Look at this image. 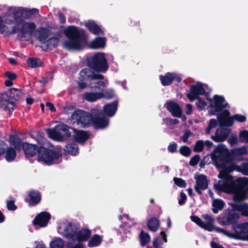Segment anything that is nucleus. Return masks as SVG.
<instances>
[{"label": "nucleus", "mask_w": 248, "mask_h": 248, "mask_svg": "<svg viewBox=\"0 0 248 248\" xmlns=\"http://www.w3.org/2000/svg\"><path fill=\"white\" fill-rule=\"evenodd\" d=\"M5 159L8 162L14 161L16 157V150L13 147H8L6 146L5 151Z\"/></svg>", "instance_id": "nucleus-43"}, {"label": "nucleus", "mask_w": 248, "mask_h": 248, "mask_svg": "<svg viewBox=\"0 0 248 248\" xmlns=\"http://www.w3.org/2000/svg\"><path fill=\"white\" fill-rule=\"evenodd\" d=\"M177 148V144L175 142L170 144L168 147V151L171 153H173L176 151Z\"/></svg>", "instance_id": "nucleus-64"}, {"label": "nucleus", "mask_w": 248, "mask_h": 248, "mask_svg": "<svg viewBox=\"0 0 248 248\" xmlns=\"http://www.w3.org/2000/svg\"><path fill=\"white\" fill-rule=\"evenodd\" d=\"M62 157L60 151L47 148L40 146L37 155L38 161L46 165L50 166L54 163H58L59 160Z\"/></svg>", "instance_id": "nucleus-5"}, {"label": "nucleus", "mask_w": 248, "mask_h": 248, "mask_svg": "<svg viewBox=\"0 0 248 248\" xmlns=\"http://www.w3.org/2000/svg\"><path fill=\"white\" fill-rule=\"evenodd\" d=\"M204 144L202 140H199L197 141L194 147V151L196 153L202 152L204 149Z\"/></svg>", "instance_id": "nucleus-49"}, {"label": "nucleus", "mask_w": 248, "mask_h": 248, "mask_svg": "<svg viewBox=\"0 0 248 248\" xmlns=\"http://www.w3.org/2000/svg\"><path fill=\"white\" fill-rule=\"evenodd\" d=\"M78 230V228L76 225L69 223L64 229V236L67 238L75 240Z\"/></svg>", "instance_id": "nucleus-27"}, {"label": "nucleus", "mask_w": 248, "mask_h": 248, "mask_svg": "<svg viewBox=\"0 0 248 248\" xmlns=\"http://www.w3.org/2000/svg\"><path fill=\"white\" fill-rule=\"evenodd\" d=\"M179 151L182 155L186 157L189 156L191 152L190 148L186 145L181 146Z\"/></svg>", "instance_id": "nucleus-51"}, {"label": "nucleus", "mask_w": 248, "mask_h": 248, "mask_svg": "<svg viewBox=\"0 0 248 248\" xmlns=\"http://www.w3.org/2000/svg\"><path fill=\"white\" fill-rule=\"evenodd\" d=\"M29 199H25L26 202L29 203V206H35L41 201L42 195L40 191L35 190H31L28 193Z\"/></svg>", "instance_id": "nucleus-19"}, {"label": "nucleus", "mask_w": 248, "mask_h": 248, "mask_svg": "<svg viewBox=\"0 0 248 248\" xmlns=\"http://www.w3.org/2000/svg\"><path fill=\"white\" fill-rule=\"evenodd\" d=\"M231 205L232 207L231 209L233 211L240 212L242 216L248 217V205L246 203L238 204L235 202Z\"/></svg>", "instance_id": "nucleus-31"}, {"label": "nucleus", "mask_w": 248, "mask_h": 248, "mask_svg": "<svg viewBox=\"0 0 248 248\" xmlns=\"http://www.w3.org/2000/svg\"><path fill=\"white\" fill-rule=\"evenodd\" d=\"M140 244L142 247L147 246L151 241V237L148 232L141 230L139 235Z\"/></svg>", "instance_id": "nucleus-39"}, {"label": "nucleus", "mask_w": 248, "mask_h": 248, "mask_svg": "<svg viewBox=\"0 0 248 248\" xmlns=\"http://www.w3.org/2000/svg\"><path fill=\"white\" fill-rule=\"evenodd\" d=\"M229 104L226 102L225 98L221 95H214L213 100H211L210 107L216 112H220L224 108L228 107Z\"/></svg>", "instance_id": "nucleus-12"}, {"label": "nucleus", "mask_w": 248, "mask_h": 248, "mask_svg": "<svg viewBox=\"0 0 248 248\" xmlns=\"http://www.w3.org/2000/svg\"><path fill=\"white\" fill-rule=\"evenodd\" d=\"M106 44L105 37H97L91 42L90 47L93 49L103 48L105 46Z\"/></svg>", "instance_id": "nucleus-33"}, {"label": "nucleus", "mask_w": 248, "mask_h": 248, "mask_svg": "<svg viewBox=\"0 0 248 248\" xmlns=\"http://www.w3.org/2000/svg\"><path fill=\"white\" fill-rule=\"evenodd\" d=\"M13 17L15 26L21 25L24 21L22 9L15 11L13 13Z\"/></svg>", "instance_id": "nucleus-41"}, {"label": "nucleus", "mask_w": 248, "mask_h": 248, "mask_svg": "<svg viewBox=\"0 0 248 248\" xmlns=\"http://www.w3.org/2000/svg\"><path fill=\"white\" fill-rule=\"evenodd\" d=\"M39 147L36 144H31L26 142H23V150L26 158L33 157L38 154Z\"/></svg>", "instance_id": "nucleus-20"}, {"label": "nucleus", "mask_w": 248, "mask_h": 248, "mask_svg": "<svg viewBox=\"0 0 248 248\" xmlns=\"http://www.w3.org/2000/svg\"><path fill=\"white\" fill-rule=\"evenodd\" d=\"M6 206L8 210L15 211L17 209V206L15 204V200L8 201L6 203Z\"/></svg>", "instance_id": "nucleus-55"}, {"label": "nucleus", "mask_w": 248, "mask_h": 248, "mask_svg": "<svg viewBox=\"0 0 248 248\" xmlns=\"http://www.w3.org/2000/svg\"><path fill=\"white\" fill-rule=\"evenodd\" d=\"M239 140L241 142H246L248 143V131L242 130L239 134Z\"/></svg>", "instance_id": "nucleus-53"}, {"label": "nucleus", "mask_w": 248, "mask_h": 248, "mask_svg": "<svg viewBox=\"0 0 248 248\" xmlns=\"http://www.w3.org/2000/svg\"><path fill=\"white\" fill-rule=\"evenodd\" d=\"M59 42V38L58 37H52L46 39L42 45V47H44V50H52L56 48Z\"/></svg>", "instance_id": "nucleus-29"}, {"label": "nucleus", "mask_w": 248, "mask_h": 248, "mask_svg": "<svg viewBox=\"0 0 248 248\" xmlns=\"http://www.w3.org/2000/svg\"><path fill=\"white\" fill-rule=\"evenodd\" d=\"M173 181L176 185L182 188H185L186 186V181L182 178L174 177Z\"/></svg>", "instance_id": "nucleus-52"}, {"label": "nucleus", "mask_w": 248, "mask_h": 248, "mask_svg": "<svg viewBox=\"0 0 248 248\" xmlns=\"http://www.w3.org/2000/svg\"><path fill=\"white\" fill-rule=\"evenodd\" d=\"M239 217L238 213L228 208L225 211L223 216L221 217L220 223L224 226L234 225L238 221Z\"/></svg>", "instance_id": "nucleus-11"}, {"label": "nucleus", "mask_w": 248, "mask_h": 248, "mask_svg": "<svg viewBox=\"0 0 248 248\" xmlns=\"http://www.w3.org/2000/svg\"><path fill=\"white\" fill-rule=\"evenodd\" d=\"M225 205L224 202L219 199H216L212 202V211L214 213L217 214L219 210H221Z\"/></svg>", "instance_id": "nucleus-45"}, {"label": "nucleus", "mask_w": 248, "mask_h": 248, "mask_svg": "<svg viewBox=\"0 0 248 248\" xmlns=\"http://www.w3.org/2000/svg\"><path fill=\"white\" fill-rule=\"evenodd\" d=\"M4 76L11 80H14L17 78V75L16 73L9 71H6L4 74Z\"/></svg>", "instance_id": "nucleus-61"}, {"label": "nucleus", "mask_w": 248, "mask_h": 248, "mask_svg": "<svg viewBox=\"0 0 248 248\" xmlns=\"http://www.w3.org/2000/svg\"><path fill=\"white\" fill-rule=\"evenodd\" d=\"M37 31L38 32L37 39L42 44L47 39L50 31L47 28L41 27L37 29Z\"/></svg>", "instance_id": "nucleus-34"}, {"label": "nucleus", "mask_w": 248, "mask_h": 248, "mask_svg": "<svg viewBox=\"0 0 248 248\" xmlns=\"http://www.w3.org/2000/svg\"><path fill=\"white\" fill-rule=\"evenodd\" d=\"M164 122L170 125H175L179 123V121L177 119H172L170 117H167L164 119Z\"/></svg>", "instance_id": "nucleus-56"}, {"label": "nucleus", "mask_w": 248, "mask_h": 248, "mask_svg": "<svg viewBox=\"0 0 248 248\" xmlns=\"http://www.w3.org/2000/svg\"><path fill=\"white\" fill-rule=\"evenodd\" d=\"M192 135L193 133L190 131L186 130L185 131L184 134L181 137V139L184 142H186L187 141L189 137Z\"/></svg>", "instance_id": "nucleus-62"}, {"label": "nucleus", "mask_w": 248, "mask_h": 248, "mask_svg": "<svg viewBox=\"0 0 248 248\" xmlns=\"http://www.w3.org/2000/svg\"><path fill=\"white\" fill-rule=\"evenodd\" d=\"M109 124V120L105 117L103 112L98 109L96 113L93 116L92 125L96 129L106 128Z\"/></svg>", "instance_id": "nucleus-10"}, {"label": "nucleus", "mask_w": 248, "mask_h": 248, "mask_svg": "<svg viewBox=\"0 0 248 248\" xmlns=\"http://www.w3.org/2000/svg\"><path fill=\"white\" fill-rule=\"evenodd\" d=\"M69 127L64 124L56 125L53 128H48L46 132L49 138L52 139L62 140L71 137Z\"/></svg>", "instance_id": "nucleus-7"}, {"label": "nucleus", "mask_w": 248, "mask_h": 248, "mask_svg": "<svg viewBox=\"0 0 248 248\" xmlns=\"http://www.w3.org/2000/svg\"><path fill=\"white\" fill-rule=\"evenodd\" d=\"M21 28L16 26H14L11 31L9 32V34H14L20 31L23 38H25L27 34L32 36L36 28L35 24L32 22H28L24 21L21 23Z\"/></svg>", "instance_id": "nucleus-8"}, {"label": "nucleus", "mask_w": 248, "mask_h": 248, "mask_svg": "<svg viewBox=\"0 0 248 248\" xmlns=\"http://www.w3.org/2000/svg\"><path fill=\"white\" fill-rule=\"evenodd\" d=\"M149 231L155 232L157 231L160 226V221L155 217H151L147 222Z\"/></svg>", "instance_id": "nucleus-32"}, {"label": "nucleus", "mask_w": 248, "mask_h": 248, "mask_svg": "<svg viewBox=\"0 0 248 248\" xmlns=\"http://www.w3.org/2000/svg\"><path fill=\"white\" fill-rule=\"evenodd\" d=\"M50 218V214L47 212L43 211L35 217L33 220V224L34 225H38L40 227H45L47 225Z\"/></svg>", "instance_id": "nucleus-17"}, {"label": "nucleus", "mask_w": 248, "mask_h": 248, "mask_svg": "<svg viewBox=\"0 0 248 248\" xmlns=\"http://www.w3.org/2000/svg\"><path fill=\"white\" fill-rule=\"evenodd\" d=\"M237 172L248 175V162H242L240 165H237Z\"/></svg>", "instance_id": "nucleus-48"}, {"label": "nucleus", "mask_w": 248, "mask_h": 248, "mask_svg": "<svg viewBox=\"0 0 248 248\" xmlns=\"http://www.w3.org/2000/svg\"><path fill=\"white\" fill-rule=\"evenodd\" d=\"M233 121L235 120L239 123H244L246 121L247 118L245 115L235 114L232 115Z\"/></svg>", "instance_id": "nucleus-54"}, {"label": "nucleus", "mask_w": 248, "mask_h": 248, "mask_svg": "<svg viewBox=\"0 0 248 248\" xmlns=\"http://www.w3.org/2000/svg\"><path fill=\"white\" fill-rule=\"evenodd\" d=\"M118 102L117 100H114L112 102L107 104L103 107V113L108 117L113 116L118 108Z\"/></svg>", "instance_id": "nucleus-24"}, {"label": "nucleus", "mask_w": 248, "mask_h": 248, "mask_svg": "<svg viewBox=\"0 0 248 248\" xmlns=\"http://www.w3.org/2000/svg\"><path fill=\"white\" fill-rule=\"evenodd\" d=\"M91 236V231L87 228H84L78 231L75 237V240L78 242L88 241Z\"/></svg>", "instance_id": "nucleus-25"}, {"label": "nucleus", "mask_w": 248, "mask_h": 248, "mask_svg": "<svg viewBox=\"0 0 248 248\" xmlns=\"http://www.w3.org/2000/svg\"><path fill=\"white\" fill-rule=\"evenodd\" d=\"M218 178L223 180V184L218 186L219 189L220 190L224 191L232 187L234 185L233 177L231 175L223 176Z\"/></svg>", "instance_id": "nucleus-30"}, {"label": "nucleus", "mask_w": 248, "mask_h": 248, "mask_svg": "<svg viewBox=\"0 0 248 248\" xmlns=\"http://www.w3.org/2000/svg\"><path fill=\"white\" fill-rule=\"evenodd\" d=\"M28 65L32 68L41 67L43 64V62L39 58L35 57L29 58L27 60Z\"/></svg>", "instance_id": "nucleus-40"}, {"label": "nucleus", "mask_w": 248, "mask_h": 248, "mask_svg": "<svg viewBox=\"0 0 248 248\" xmlns=\"http://www.w3.org/2000/svg\"><path fill=\"white\" fill-rule=\"evenodd\" d=\"M104 78V75L95 73L89 67L85 68L79 72L77 81V87L79 90H83L88 87V83H90L94 80L103 79Z\"/></svg>", "instance_id": "nucleus-4"}, {"label": "nucleus", "mask_w": 248, "mask_h": 248, "mask_svg": "<svg viewBox=\"0 0 248 248\" xmlns=\"http://www.w3.org/2000/svg\"><path fill=\"white\" fill-rule=\"evenodd\" d=\"M202 217L205 220V222H203L202 220L197 216H191L190 218L193 222L195 223L201 228L209 232L213 231L214 229V218L211 216L207 214L203 215Z\"/></svg>", "instance_id": "nucleus-9"}, {"label": "nucleus", "mask_w": 248, "mask_h": 248, "mask_svg": "<svg viewBox=\"0 0 248 248\" xmlns=\"http://www.w3.org/2000/svg\"><path fill=\"white\" fill-rule=\"evenodd\" d=\"M162 244V240L160 237H156L153 242V245L154 248H161L160 246Z\"/></svg>", "instance_id": "nucleus-57"}, {"label": "nucleus", "mask_w": 248, "mask_h": 248, "mask_svg": "<svg viewBox=\"0 0 248 248\" xmlns=\"http://www.w3.org/2000/svg\"><path fill=\"white\" fill-rule=\"evenodd\" d=\"M205 93V90L203 84L197 82L196 84L190 86V93H187L186 96L190 101L193 102L195 100L200 98L199 95H203Z\"/></svg>", "instance_id": "nucleus-13"}, {"label": "nucleus", "mask_w": 248, "mask_h": 248, "mask_svg": "<svg viewBox=\"0 0 248 248\" xmlns=\"http://www.w3.org/2000/svg\"><path fill=\"white\" fill-rule=\"evenodd\" d=\"M247 199H248V193L237 190L233 200L235 202L240 203Z\"/></svg>", "instance_id": "nucleus-44"}, {"label": "nucleus", "mask_w": 248, "mask_h": 248, "mask_svg": "<svg viewBox=\"0 0 248 248\" xmlns=\"http://www.w3.org/2000/svg\"><path fill=\"white\" fill-rule=\"evenodd\" d=\"M196 106L200 109H203L207 106V103L205 101H202L199 98L197 102H196Z\"/></svg>", "instance_id": "nucleus-63"}, {"label": "nucleus", "mask_w": 248, "mask_h": 248, "mask_svg": "<svg viewBox=\"0 0 248 248\" xmlns=\"http://www.w3.org/2000/svg\"><path fill=\"white\" fill-rule=\"evenodd\" d=\"M220 129H217L215 135L211 137L212 139L215 142H220L225 140L231 132V129L221 127Z\"/></svg>", "instance_id": "nucleus-21"}, {"label": "nucleus", "mask_w": 248, "mask_h": 248, "mask_svg": "<svg viewBox=\"0 0 248 248\" xmlns=\"http://www.w3.org/2000/svg\"><path fill=\"white\" fill-rule=\"evenodd\" d=\"M159 79L163 86H167L170 85L174 81L180 82L182 78L175 73L167 72L164 75H160Z\"/></svg>", "instance_id": "nucleus-15"}, {"label": "nucleus", "mask_w": 248, "mask_h": 248, "mask_svg": "<svg viewBox=\"0 0 248 248\" xmlns=\"http://www.w3.org/2000/svg\"><path fill=\"white\" fill-rule=\"evenodd\" d=\"M63 32L68 39L63 43V47L67 50H81L82 44L87 41L88 36L83 29L70 25L67 26Z\"/></svg>", "instance_id": "nucleus-1"}, {"label": "nucleus", "mask_w": 248, "mask_h": 248, "mask_svg": "<svg viewBox=\"0 0 248 248\" xmlns=\"http://www.w3.org/2000/svg\"><path fill=\"white\" fill-rule=\"evenodd\" d=\"M236 229L240 231L235 230L233 233L230 234L231 237L236 240H240L237 236L240 235L241 237H246L248 233V222L240 223L236 226Z\"/></svg>", "instance_id": "nucleus-23"}, {"label": "nucleus", "mask_w": 248, "mask_h": 248, "mask_svg": "<svg viewBox=\"0 0 248 248\" xmlns=\"http://www.w3.org/2000/svg\"><path fill=\"white\" fill-rule=\"evenodd\" d=\"M102 92H86L84 94L83 98L90 102H93L99 99L102 98Z\"/></svg>", "instance_id": "nucleus-36"}, {"label": "nucleus", "mask_w": 248, "mask_h": 248, "mask_svg": "<svg viewBox=\"0 0 248 248\" xmlns=\"http://www.w3.org/2000/svg\"><path fill=\"white\" fill-rule=\"evenodd\" d=\"M85 27L94 35H104V31L94 21L89 20L85 23Z\"/></svg>", "instance_id": "nucleus-28"}, {"label": "nucleus", "mask_w": 248, "mask_h": 248, "mask_svg": "<svg viewBox=\"0 0 248 248\" xmlns=\"http://www.w3.org/2000/svg\"><path fill=\"white\" fill-rule=\"evenodd\" d=\"M106 84L104 81L98 80L95 82H92L89 83L88 87L93 90H98L100 92L104 91Z\"/></svg>", "instance_id": "nucleus-42"}, {"label": "nucleus", "mask_w": 248, "mask_h": 248, "mask_svg": "<svg viewBox=\"0 0 248 248\" xmlns=\"http://www.w3.org/2000/svg\"><path fill=\"white\" fill-rule=\"evenodd\" d=\"M75 134L74 139L78 143H83L90 138V133L89 131L77 130L73 129Z\"/></svg>", "instance_id": "nucleus-26"}, {"label": "nucleus", "mask_w": 248, "mask_h": 248, "mask_svg": "<svg viewBox=\"0 0 248 248\" xmlns=\"http://www.w3.org/2000/svg\"><path fill=\"white\" fill-rule=\"evenodd\" d=\"M2 93H1L0 94V108L7 112L6 104L5 103L6 100L3 98Z\"/></svg>", "instance_id": "nucleus-59"}, {"label": "nucleus", "mask_w": 248, "mask_h": 248, "mask_svg": "<svg viewBox=\"0 0 248 248\" xmlns=\"http://www.w3.org/2000/svg\"><path fill=\"white\" fill-rule=\"evenodd\" d=\"M200 160V156L199 155H195L193 156L189 161V164L191 166H195Z\"/></svg>", "instance_id": "nucleus-58"}, {"label": "nucleus", "mask_w": 248, "mask_h": 248, "mask_svg": "<svg viewBox=\"0 0 248 248\" xmlns=\"http://www.w3.org/2000/svg\"><path fill=\"white\" fill-rule=\"evenodd\" d=\"M237 188L238 190L248 193V178L244 177L238 179Z\"/></svg>", "instance_id": "nucleus-37"}, {"label": "nucleus", "mask_w": 248, "mask_h": 248, "mask_svg": "<svg viewBox=\"0 0 248 248\" xmlns=\"http://www.w3.org/2000/svg\"><path fill=\"white\" fill-rule=\"evenodd\" d=\"M64 150L68 154L75 155L78 153V148L77 145L70 143L65 146Z\"/></svg>", "instance_id": "nucleus-46"}, {"label": "nucleus", "mask_w": 248, "mask_h": 248, "mask_svg": "<svg viewBox=\"0 0 248 248\" xmlns=\"http://www.w3.org/2000/svg\"><path fill=\"white\" fill-rule=\"evenodd\" d=\"M167 109L173 117L180 118L182 110L180 106L173 101H168L166 103Z\"/></svg>", "instance_id": "nucleus-22"}, {"label": "nucleus", "mask_w": 248, "mask_h": 248, "mask_svg": "<svg viewBox=\"0 0 248 248\" xmlns=\"http://www.w3.org/2000/svg\"><path fill=\"white\" fill-rule=\"evenodd\" d=\"M101 92L103 94L102 98H105L107 99H111L115 95L114 91L112 89H107L104 91H102Z\"/></svg>", "instance_id": "nucleus-50"}, {"label": "nucleus", "mask_w": 248, "mask_h": 248, "mask_svg": "<svg viewBox=\"0 0 248 248\" xmlns=\"http://www.w3.org/2000/svg\"><path fill=\"white\" fill-rule=\"evenodd\" d=\"M93 116L90 112L78 109L72 114L71 119L74 124L81 128H87L92 126Z\"/></svg>", "instance_id": "nucleus-6"}, {"label": "nucleus", "mask_w": 248, "mask_h": 248, "mask_svg": "<svg viewBox=\"0 0 248 248\" xmlns=\"http://www.w3.org/2000/svg\"><path fill=\"white\" fill-rule=\"evenodd\" d=\"M196 183L195 186V191L200 195L202 194V190L206 189L208 186V181L207 176L204 174H200L197 178Z\"/></svg>", "instance_id": "nucleus-18"}, {"label": "nucleus", "mask_w": 248, "mask_h": 248, "mask_svg": "<svg viewBox=\"0 0 248 248\" xmlns=\"http://www.w3.org/2000/svg\"><path fill=\"white\" fill-rule=\"evenodd\" d=\"M215 166L217 168H221L218 177L223 176L229 175V174L233 171H237V165L235 163L232 162L229 166H227L225 162H216Z\"/></svg>", "instance_id": "nucleus-16"}, {"label": "nucleus", "mask_w": 248, "mask_h": 248, "mask_svg": "<svg viewBox=\"0 0 248 248\" xmlns=\"http://www.w3.org/2000/svg\"><path fill=\"white\" fill-rule=\"evenodd\" d=\"M217 118L220 127H230L233 124L232 116H230V111L227 109L219 112Z\"/></svg>", "instance_id": "nucleus-14"}, {"label": "nucleus", "mask_w": 248, "mask_h": 248, "mask_svg": "<svg viewBox=\"0 0 248 248\" xmlns=\"http://www.w3.org/2000/svg\"><path fill=\"white\" fill-rule=\"evenodd\" d=\"M7 146L5 142L0 139V155L5 154Z\"/></svg>", "instance_id": "nucleus-60"}, {"label": "nucleus", "mask_w": 248, "mask_h": 248, "mask_svg": "<svg viewBox=\"0 0 248 248\" xmlns=\"http://www.w3.org/2000/svg\"><path fill=\"white\" fill-rule=\"evenodd\" d=\"M64 241L61 238H57L50 243V248H63Z\"/></svg>", "instance_id": "nucleus-47"}, {"label": "nucleus", "mask_w": 248, "mask_h": 248, "mask_svg": "<svg viewBox=\"0 0 248 248\" xmlns=\"http://www.w3.org/2000/svg\"><path fill=\"white\" fill-rule=\"evenodd\" d=\"M24 94L23 92L19 89L12 88L3 92L2 95L6 100L7 112L11 115L16 109L17 104Z\"/></svg>", "instance_id": "nucleus-3"}, {"label": "nucleus", "mask_w": 248, "mask_h": 248, "mask_svg": "<svg viewBox=\"0 0 248 248\" xmlns=\"http://www.w3.org/2000/svg\"><path fill=\"white\" fill-rule=\"evenodd\" d=\"M87 66L96 73H105L109 68L108 61L103 52H97L86 58Z\"/></svg>", "instance_id": "nucleus-2"}, {"label": "nucleus", "mask_w": 248, "mask_h": 248, "mask_svg": "<svg viewBox=\"0 0 248 248\" xmlns=\"http://www.w3.org/2000/svg\"><path fill=\"white\" fill-rule=\"evenodd\" d=\"M11 143L14 148L17 151H20L23 148V142L22 139L17 135H12L10 136Z\"/></svg>", "instance_id": "nucleus-35"}, {"label": "nucleus", "mask_w": 248, "mask_h": 248, "mask_svg": "<svg viewBox=\"0 0 248 248\" xmlns=\"http://www.w3.org/2000/svg\"><path fill=\"white\" fill-rule=\"evenodd\" d=\"M103 241V238L99 234H94L88 241L87 246L89 248H93L99 246Z\"/></svg>", "instance_id": "nucleus-38"}]
</instances>
